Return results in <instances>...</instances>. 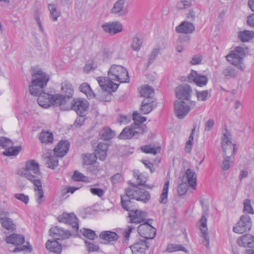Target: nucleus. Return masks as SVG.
<instances>
[{"label": "nucleus", "mask_w": 254, "mask_h": 254, "mask_svg": "<svg viewBox=\"0 0 254 254\" xmlns=\"http://www.w3.org/2000/svg\"><path fill=\"white\" fill-rule=\"evenodd\" d=\"M108 77L100 76L97 78L101 88L108 92L115 91L119 87V84L115 82L128 83L129 77L127 68L124 66L112 64L107 72Z\"/></svg>", "instance_id": "nucleus-1"}, {"label": "nucleus", "mask_w": 254, "mask_h": 254, "mask_svg": "<svg viewBox=\"0 0 254 254\" xmlns=\"http://www.w3.org/2000/svg\"><path fill=\"white\" fill-rule=\"evenodd\" d=\"M31 76V82L28 90L31 95L37 96L47 86L50 80L49 75L41 68L35 67L32 69Z\"/></svg>", "instance_id": "nucleus-2"}, {"label": "nucleus", "mask_w": 254, "mask_h": 254, "mask_svg": "<svg viewBox=\"0 0 254 254\" xmlns=\"http://www.w3.org/2000/svg\"><path fill=\"white\" fill-rule=\"evenodd\" d=\"M126 195L121 197V203L123 207L127 211H130L131 202L128 199L146 202L150 199V194L145 190H140L138 187H132L128 189Z\"/></svg>", "instance_id": "nucleus-3"}, {"label": "nucleus", "mask_w": 254, "mask_h": 254, "mask_svg": "<svg viewBox=\"0 0 254 254\" xmlns=\"http://www.w3.org/2000/svg\"><path fill=\"white\" fill-rule=\"evenodd\" d=\"M38 95V103L41 107L44 108L51 106L59 107L62 110H66V99L61 94L53 95L42 91Z\"/></svg>", "instance_id": "nucleus-4"}, {"label": "nucleus", "mask_w": 254, "mask_h": 254, "mask_svg": "<svg viewBox=\"0 0 254 254\" xmlns=\"http://www.w3.org/2000/svg\"><path fill=\"white\" fill-rule=\"evenodd\" d=\"M69 143L67 141H60L54 149V154L47 152L43 154V157L46 159V163L49 168L54 169L58 165L57 157H62L67 152Z\"/></svg>", "instance_id": "nucleus-5"}, {"label": "nucleus", "mask_w": 254, "mask_h": 254, "mask_svg": "<svg viewBox=\"0 0 254 254\" xmlns=\"http://www.w3.org/2000/svg\"><path fill=\"white\" fill-rule=\"evenodd\" d=\"M17 174L24 177L31 183L40 181L37 175L40 174L39 163L34 160H30L26 162L25 166L19 169Z\"/></svg>", "instance_id": "nucleus-6"}, {"label": "nucleus", "mask_w": 254, "mask_h": 254, "mask_svg": "<svg viewBox=\"0 0 254 254\" xmlns=\"http://www.w3.org/2000/svg\"><path fill=\"white\" fill-rule=\"evenodd\" d=\"M195 101L176 100L174 103V114L179 119H183L194 108Z\"/></svg>", "instance_id": "nucleus-7"}, {"label": "nucleus", "mask_w": 254, "mask_h": 254, "mask_svg": "<svg viewBox=\"0 0 254 254\" xmlns=\"http://www.w3.org/2000/svg\"><path fill=\"white\" fill-rule=\"evenodd\" d=\"M245 56L244 50L242 47H237L233 51L226 56V58L228 62L236 66L242 70H244L245 66L242 60Z\"/></svg>", "instance_id": "nucleus-8"}, {"label": "nucleus", "mask_w": 254, "mask_h": 254, "mask_svg": "<svg viewBox=\"0 0 254 254\" xmlns=\"http://www.w3.org/2000/svg\"><path fill=\"white\" fill-rule=\"evenodd\" d=\"M221 145L225 156H234L236 148L235 145L231 142V135L230 133L227 130L223 134Z\"/></svg>", "instance_id": "nucleus-9"}, {"label": "nucleus", "mask_w": 254, "mask_h": 254, "mask_svg": "<svg viewBox=\"0 0 254 254\" xmlns=\"http://www.w3.org/2000/svg\"><path fill=\"white\" fill-rule=\"evenodd\" d=\"M237 244L243 248H250L244 252V254H254V236L247 234L240 237L237 240Z\"/></svg>", "instance_id": "nucleus-10"}, {"label": "nucleus", "mask_w": 254, "mask_h": 254, "mask_svg": "<svg viewBox=\"0 0 254 254\" xmlns=\"http://www.w3.org/2000/svg\"><path fill=\"white\" fill-rule=\"evenodd\" d=\"M176 97L180 101H192L190 100L192 91L191 87L187 84H181L176 88Z\"/></svg>", "instance_id": "nucleus-11"}, {"label": "nucleus", "mask_w": 254, "mask_h": 254, "mask_svg": "<svg viewBox=\"0 0 254 254\" xmlns=\"http://www.w3.org/2000/svg\"><path fill=\"white\" fill-rule=\"evenodd\" d=\"M252 223L250 217L248 215H242L240 220L233 227V230L236 233L242 234L249 231L252 227Z\"/></svg>", "instance_id": "nucleus-12"}, {"label": "nucleus", "mask_w": 254, "mask_h": 254, "mask_svg": "<svg viewBox=\"0 0 254 254\" xmlns=\"http://www.w3.org/2000/svg\"><path fill=\"white\" fill-rule=\"evenodd\" d=\"M0 145L5 149L3 152L5 156H15L18 154L21 150L19 146L13 147V144L11 140L5 137L0 138Z\"/></svg>", "instance_id": "nucleus-13"}, {"label": "nucleus", "mask_w": 254, "mask_h": 254, "mask_svg": "<svg viewBox=\"0 0 254 254\" xmlns=\"http://www.w3.org/2000/svg\"><path fill=\"white\" fill-rule=\"evenodd\" d=\"M137 231L141 237L146 239H153L156 233L155 228L148 222L139 225Z\"/></svg>", "instance_id": "nucleus-14"}, {"label": "nucleus", "mask_w": 254, "mask_h": 254, "mask_svg": "<svg viewBox=\"0 0 254 254\" xmlns=\"http://www.w3.org/2000/svg\"><path fill=\"white\" fill-rule=\"evenodd\" d=\"M104 31L111 35H115L123 31V24L118 21L106 22L102 25Z\"/></svg>", "instance_id": "nucleus-15"}, {"label": "nucleus", "mask_w": 254, "mask_h": 254, "mask_svg": "<svg viewBox=\"0 0 254 254\" xmlns=\"http://www.w3.org/2000/svg\"><path fill=\"white\" fill-rule=\"evenodd\" d=\"M89 108L88 102L84 99H76L74 100V103L72 107L70 109H73L76 111L77 115L81 116H85L87 113Z\"/></svg>", "instance_id": "nucleus-16"}, {"label": "nucleus", "mask_w": 254, "mask_h": 254, "mask_svg": "<svg viewBox=\"0 0 254 254\" xmlns=\"http://www.w3.org/2000/svg\"><path fill=\"white\" fill-rule=\"evenodd\" d=\"M61 90L64 98L66 99V106L67 107L66 110L71 108V104L68 103V100L73 94L74 90L72 84L67 81H64L61 83Z\"/></svg>", "instance_id": "nucleus-17"}, {"label": "nucleus", "mask_w": 254, "mask_h": 254, "mask_svg": "<svg viewBox=\"0 0 254 254\" xmlns=\"http://www.w3.org/2000/svg\"><path fill=\"white\" fill-rule=\"evenodd\" d=\"M60 222L67 223L72 226L75 231L78 229V221L76 216L73 213H63L58 217Z\"/></svg>", "instance_id": "nucleus-18"}, {"label": "nucleus", "mask_w": 254, "mask_h": 254, "mask_svg": "<svg viewBox=\"0 0 254 254\" xmlns=\"http://www.w3.org/2000/svg\"><path fill=\"white\" fill-rule=\"evenodd\" d=\"M126 0H117L115 1L110 9V13L118 16H125L128 13V11L125 8Z\"/></svg>", "instance_id": "nucleus-19"}, {"label": "nucleus", "mask_w": 254, "mask_h": 254, "mask_svg": "<svg viewBox=\"0 0 254 254\" xmlns=\"http://www.w3.org/2000/svg\"><path fill=\"white\" fill-rule=\"evenodd\" d=\"M34 185V198L36 203L41 205L45 202L44 193L41 180L32 183Z\"/></svg>", "instance_id": "nucleus-20"}, {"label": "nucleus", "mask_w": 254, "mask_h": 254, "mask_svg": "<svg viewBox=\"0 0 254 254\" xmlns=\"http://www.w3.org/2000/svg\"><path fill=\"white\" fill-rule=\"evenodd\" d=\"M50 235L55 239L63 240L69 238L71 236V233L68 231H66L62 228L55 226L50 229Z\"/></svg>", "instance_id": "nucleus-21"}, {"label": "nucleus", "mask_w": 254, "mask_h": 254, "mask_svg": "<svg viewBox=\"0 0 254 254\" xmlns=\"http://www.w3.org/2000/svg\"><path fill=\"white\" fill-rule=\"evenodd\" d=\"M97 158L95 154L88 153L83 155V164L86 165H92L91 166L92 168L91 171L94 174H95L101 169L99 165L96 163Z\"/></svg>", "instance_id": "nucleus-22"}, {"label": "nucleus", "mask_w": 254, "mask_h": 254, "mask_svg": "<svg viewBox=\"0 0 254 254\" xmlns=\"http://www.w3.org/2000/svg\"><path fill=\"white\" fill-rule=\"evenodd\" d=\"M0 219L2 226L5 229L10 231H14L15 229V225L13 221L8 217L7 211L3 210H0Z\"/></svg>", "instance_id": "nucleus-23"}, {"label": "nucleus", "mask_w": 254, "mask_h": 254, "mask_svg": "<svg viewBox=\"0 0 254 254\" xmlns=\"http://www.w3.org/2000/svg\"><path fill=\"white\" fill-rule=\"evenodd\" d=\"M128 216L131 223L138 224L144 220L147 216V213L140 210H132L129 211Z\"/></svg>", "instance_id": "nucleus-24"}, {"label": "nucleus", "mask_w": 254, "mask_h": 254, "mask_svg": "<svg viewBox=\"0 0 254 254\" xmlns=\"http://www.w3.org/2000/svg\"><path fill=\"white\" fill-rule=\"evenodd\" d=\"M188 77L190 81H193L200 87L206 85L208 82V78L206 76L199 74L194 70L191 71Z\"/></svg>", "instance_id": "nucleus-25"}, {"label": "nucleus", "mask_w": 254, "mask_h": 254, "mask_svg": "<svg viewBox=\"0 0 254 254\" xmlns=\"http://www.w3.org/2000/svg\"><path fill=\"white\" fill-rule=\"evenodd\" d=\"M148 246L144 240H138L130 247L132 254H146Z\"/></svg>", "instance_id": "nucleus-26"}, {"label": "nucleus", "mask_w": 254, "mask_h": 254, "mask_svg": "<svg viewBox=\"0 0 254 254\" xmlns=\"http://www.w3.org/2000/svg\"><path fill=\"white\" fill-rule=\"evenodd\" d=\"M119 48L118 44H114L110 49H104L100 55L101 60L103 61H107L112 59L117 54Z\"/></svg>", "instance_id": "nucleus-27"}, {"label": "nucleus", "mask_w": 254, "mask_h": 254, "mask_svg": "<svg viewBox=\"0 0 254 254\" xmlns=\"http://www.w3.org/2000/svg\"><path fill=\"white\" fill-rule=\"evenodd\" d=\"M200 230L201 232L202 237L204 240L202 241V243L206 248H208L209 244V238L207 233V218L203 215L200 219Z\"/></svg>", "instance_id": "nucleus-28"}, {"label": "nucleus", "mask_w": 254, "mask_h": 254, "mask_svg": "<svg viewBox=\"0 0 254 254\" xmlns=\"http://www.w3.org/2000/svg\"><path fill=\"white\" fill-rule=\"evenodd\" d=\"M143 39L141 35L136 34L134 35L129 45L130 48L132 51L138 52H139L143 45Z\"/></svg>", "instance_id": "nucleus-29"}, {"label": "nucleus", "mask_w": 254, "mask_h": 254, "mask_svg": "<svg viewBox=\"0 0 254 254\" xmlns=\"http://www.w3.org/2000/svg\"><path fill=\"white\" fill-rule=\"evenodd\" d=\"M108 146L107 144L100 142L97 145L94 151V154L97 158L103 161L106 159Z\"/></svg>", "instance_id": "nucleus-30"}, {"label": "nucleus", "mask_w": 254, "mask_h": 254, "mask_svg": "<svg viewBox=\"0 0 254 254\" xmlns=\"http://www.w3.org/2000/svg\"><path fill=\"white\" fill-rule=\"evenodd\" d=\"M195 29L194 26L190 22L185 21L176 28V31L178 33H191Z\"/></svg>", "instance_id": "nucleus-31"}, {"label": "nucleus", "mask_w": 254, "mask_h": 254, "mask_svg": "<svg viewBox=\"0 0 254 254\" xmlns=\"http://www.w3.org/2000/svg\"><path fill=\"white\" fill-rule=\"evenodd\" d=\"M46 248L49 251L58 254H60L62 250V245L55 240H48L46 244Z\"/></svg>", "instance_id": "nucleus-32"}, {"label": "nucleus", "mask_w": 254, "mask_h": 254, "mask_svg": "<svg viewBox=\"0 0 254 254\" xmlns=\"http://www.w3.org/2000/svg\"><path fill=\"white\" fill-rule=\"evenodd\" d=\"M48 9L51 20L55 22L58 21V18L61 15V12L58 8L57 5L55 3H49L48 5Z\"/></svg>", "instance_id": "nucleus-33"}, {"label": "nucleus", "mask_w": 254, "mask_h": 254, "mask_svg": "<svg viewBox=\"0 0 254 254\" xmlns=\"http://www.w3.org/2000/svg\"><path fill=\"white\" fill-rule=\"evenodd\" d=\"M5 241L8 244H11L14 245H20L24 243V238L22 235L13 234L10 236L6 237Z\"/></svg>", "instance_id": "nucleus-34"}, {"label": "nucleus", "mask_w": 254, "mask_h": 254, "mask_svg": "<svg viewBox=\"0 0 254 254\" xmlns=\"http://www.w3.org/2000/svg\"><path fill=\"white\" fill-rule=\"evenodd\" d=\"M101 239L105 241V243H110L118 240L119 236L114 232L107 231L101 233L99 235Z\"/></svg>", "instance_id": "nucleus-35"}, {"label": "nucleus", "mask_w": 254, "mask_h": 254, "mask_svg": "<svg viewBox=\"0 0 254 254\" xmlns=\"http://www.w3.org/2000/svg\"><path fill=\"white\" fill-rule=\"evenodd\" d=\"M100 64V60L98 58L89 60L84 66V71L86 72H89L96 69Z\"/></svg>", "instance_id": "nucleus-36"}, {"label": "nucleus", "mask_w": 254, "mask_h": 254, "mask_svg": "<svg viewBox=\"0 0 254 254\" xmlns=\"http://www.w3.org/2000/svg\"><path fill=\"white\" fill-rule=\"evenodd\" d=\"M133 176L137 179L139 184L137 186H134V187H138L140 190H145L141 188V187L145 185L148 178L147 175L145 173H141L139 171L135 170L133 172Z\"/></svg>", "instance_id": "nucleus-37"}, {"label": "nucleus", "mask_w": 254, "mask_h": 254, "mask_svg": "<svg viewBox=\"0 0 254 254\" xmlns=\"http://www.w3.org/2000/svg\"><path fill=\"white\" fill-rule=\"evenodd\" d=\"M186 181L190 186L194 188L196 185V176L195 172L190 169H188L186 173Z\"/></svg>", "instance_id": "nucleus-38"}, {"label": "nucleus", "mask_w": 254, "mask_h": 254, "mask_svg": "<svg viewBox=\"0 0 254 254\" xmlns=\"http://www.w3.org/2000/svg\"><path fill=\"white\" fill-rule=\"evenodd\" d=\"M139 93L141 96L145 98H151L154 95V91L153 88L147 85L140 87Z\"/></svg>", "instance_id": "nucleus-39"}, {"label": "nucleus", "mask_w": 254, "mask_h": 254, "mask_svg": "<svg viewBox=\"0 0 254 254\" xmlns=\"http://www.w3.org/2000/svg\"><path fill=\"white\" fill-rule=\"evenodd\" d=\"M238 37L243 42H248L254 37V32L250 30H244L238 33Z\"/></svg>", "instance_id": "nucleus-40"}, {"label": "nucleus", "mask_w": 254, "mask_h": 254, "mask_svg": "<svg viewBox=\"0 0 254 254\" xmlns=\"http://www.w3.org/2000/svg\"><path fill=\"white\" fill-rule=\"evenodd\" d=\"M101 138L104 140H109L115 136V133L110 128L104 127L99 132Z\"/></svg>", "instance_id": "nucleus-41"}, {"label": "nucleus", "mask_w": 254, "mask_h": 254, "mask_svg": "<svg viewBox=\"0 0 254 254\" xmlns=\"http://www.w3.org/2000/svg\"><path fill=\"white\" fill-rule=\"evenodd\" d=\"M54 136L51 132L43 131L39 135V139L42 143H48L53 142Z\"/></svg>", "instance_id": "nucleus-42"}, {"label": "nucleus", "mask_w": 254, "mask_h": 254, "mask_svg": "<svg viewBox=\"0 0 254 254\" xmlns=\"http://www.w3.org/2000/svg\"><path fill=\"white\" fill-rule=\"evenodd\" d=\"M135 135L133 128L129 127H125L119 134V138L120 139H129Z\"/></svg>", "instance_id": "nucleus-43"}, {"label": "nucleus", "mask_w": 254, "mask_h": 254, "mask_svg": "<svg viewBox=\"0 0 254 254\" xmlns=\"http://www.w3.org/2000/svg\"><path fill=\"white\" fill-rule=\"evenodd\" d=\"M81 92L84 93L88 98H93L95 94L90 85L87 83H83L80 86Z\"/></svg>", "instance_id": "nucleus-44"}, {"label": "nucleus", "mask_w": 254, "mask_h": 254, "mask_svg": "<svg viewBox=\"0 0 254 254\" xmlns=\"http://www.w3.org/2000/svg\"><path fill=\"white\" fill-rule=\"evenodd\" d=\"M169 185V181L167 180L163 185L162 193L160 196V203L166 204L168 202V193Z\"/></svg>", "instance_id": "nucleus-45"}, {"label": "nucleus", "mask_w": 254, "mask_h": 254, "mask_svg": "<svg viewBox=\"0 0 254 254\" xmlns=\"http://www.w3.org/2000/svg\"><path fill=\"white\" fill-rule=\"evenodd\" d=\"M195 94L198 101H206L211 96V93L209 90H196Z\"/></svg>", "instance_id": "nucleus-46"}, {"label": "nucleus", "mask_w": 254, "mask_h": 254, "mask_svg": "<svg viewBox=\"0 0 254 254\" xmlns=\"http://www.w3.org/2000/svg\"><path fill=\"white\" fill-rule=\"evenodd\" d=\"M97 184L90 186L89 191L93 195L101 198L104 195L105 191L102 189L97 188Z\"/></svg>", "instance_id": "nucleus-47"}, {"label": "nucleus", "mask_w": 254, "mask_h": 254, "mask_svg": "<svg viewBox=\"0 0 254 254\" xmlns=\"http://www.w3.org/2000/svg\"><path fill=\"white\" fill-rule=\"evenodd\" d=\"M79 232L84 237L91 240H93L97 237L95 232L89 229L83 228L79 231Z\"/></svg>", "instance_id": "nucleus-48"}, {"label": "nucleus", "mask_w": 254, "mask_h": 254, "mask_svg": "<svg viewBox=\"0 0 254 254\" xmlns=\"http://www.w3.org/2000/svg\"><path fill=\"white\" fill-rule=\"evenodd\" d=\"M72 178L75 181L84 182L87 183H90V181L87 177L77 171L74 172Z\"/></svg>", "instance_id": "nucleus-49"}, {"label": "nucleus", "mask_w": 254, "mask_h": 254, "mask_svg": "<svg viewBox=\"0 0 254 254\" xmlns=\"http://www.w3.org/2000/svg\"><path fill=\"white\" fill-rule=\"evenodd\" d=\"M153 109V103L148 102L147 100H144L142 102L141 110L142 112L146 114L149 113Z\"/></svg>", "instance_id": "nucleus-50"}, {"label": "nucleus", "mask_w": 254, "mask_h": 254, "mask_svg": "<svg viewBox=\"0 0 254 254\" xmlns=\"http://www.w3.org/2000/svg\"><path fill=\"white\" fill-rule=\"evenodd\" d=\"M222 72L223 75L227 78L235 77L237 74L235 69L231 66L224 69Z\"/></svg>", "instance_id": "nucleus-51"}, {"label": "nucleus", "mask_w": 254, "mask_h": 254, "mask_svg": "<svg viewBox=\"0 0 254 254\" xmlns=\"http://www.w3.org/2000/svg\"><path fill=\"white\" fill-rule=\"evenodd\" d=\"M234 160V156L224 155V159L222 163V169L224 170H227L230 167L231 163H232Z\"/></svg>", "instance_id": "nucleus-52"}, {"label": "nucleus", "mask_w": 254, "mask_h": 254, "mask_svg": "<svg viewBox=\"0 0 254 254\" xmlns=\"http://www.w3.org/2000/svg\"><path fill=\"white\" fill-rule=\"evenodd\" d=\"M167 250L170 252L182 251L188 253V251L182 245L171 244L168 245Z\"/></svg>", "instance_id": "nucleus-53"}, {"label": "nucleus", "mask_w": 254, "mask_h": 254, "mask_svg": "<svg viewBox=\"0 0 254 254\" xmlns=\"http://www.w3.org/2000/svg\"><path fill=\"white\" fill-rule=\"evenodd\" d=\"M141 150L143 152L155 155L157 153L158 149L157 147H154L152 145H149L142 146Z\"/></svg>", "instance_id": "nucleus-54"}, {"label": "nucleus", "mask_w": 254, "mask_h": 254, "mask_svg": "<svg viewBox=\"0 0 254 254\" xmlns=\"http://www.w3.org/2000/svg\"><path fill=\"white\" fill-rule=\"evenodd\" d=\"M243 211L247 213L254 214V210L251 205V200L249 199H246L244 201Z\"/></svg>", "instance_id": "nucleus-55"}, {"label": "nucleus", "mask_w": 254, "mask_h": 254, "mask_svg": "<svg viewBox=\"0 0 254 254\" xmlns=\"http://www.w3.org/2000/svg\"><path fill=\"white\" fill-rule=\"evenodd\" d=\"M132 116L134 124L136 126H138L139 125L142 124L146 120L145 117H142L137 112H134L132 115Z\"/></svg>", "instance_id": "nucleus-56"}, {"label": "nucleus", "mask_w": 254, "mask_h": 254, "mask_svg": "<svg viewBox=\"0 0 254 254\" xmlns=\"http://www.w3.org/2000/svg\"><path fill=\"white\" fill-rule=\"evenodd\" d=\"M41 12L39 10H36L34 12V17L35 21H36L39 28V30L43 32L44 31V27L42 25L41 20L40 19Z\"/></svg>", "instance_id": "nucleus-57"}, {"label": "nucleus", "mask_w": 254, "mask_h": 254, "mask_svg": "<svg viewBox=\"0 0 254 254\" xmlns=\"http://www.w3.org/2000/svg\"><path fill=\"white\" fill-rule=\"evenodd\" d=\"M86 249L90 252H97L99 250V247L96 243L90 242L86 241L85 242Z\"/></svg>", "instance_id": "nucleus-58"}, {"label": "nucleus", "mask_w": 254, "mask_h": 254, "mask_svg": "<svg viewBox=\"0 0 254 254\" xmlns=\"http://www.w3.org/2000/svg\"><path fill=\"white\" fill-rule=\"evenodd\" d=\"M188 184L187 182H183L178 187V192L179 195H185L188 190Z\"/></svg>", "instance_id": "nucleus-59"}, {"label": "nucleus", "mask_w": 254, "mask_h": 254, "mask_svg": "<svg viewBox=\"0 0 254 254\" xmlns=\"http://www.w3.org/2000/svg\"><path fill=\"white\" fill-rule=\"evenodd\" d=\"M14 197L25 204H28L29 201L28 195L24 193H16L14 194Z\"/></svg>", "instance_id": "nucleus-60"}, {"label": "nucleus", "mask_w": 254, "mask_h": 254, "mask_svg": "<svg viewBox=\"0 0 254 254\" xmlns=\"http://www.w3.org/2000/svg\"><path fill=\"white\" fill-rule=\"evenodd\" d=\"M131 116L130 115H120L119 116L118 121L121 125H126L128 124L131 120Z\"/></svg>", "instance_id": "nucleus-61"}, {"label": "nucleus", "mask_w": 254, "mask_h": 254, "mask_svg": "<svg viewBox=\"0 0 254 254\" xmlns=\"http://www.w3.org/2000/svg\"><path fill=\"white\" fill-rule=\"evenodd\" d=\"M191 1L190 0H181L177 3V6L179 9H184L189 7Z\"/></svg>", "instance_id": "nucleus-62"}, {"label": "nucleus", "mask_w": 254, "mask_h": 254, "mask_svg": "<svg viewBox=\"0 0 254 254\" xmlns=\"http://www.w3.org/2000/svg\"><path fill=\"white\" fill-rule=\"evenodd\" d=\"M158 54L159 48L158 47L154 48L149 56L148 62L150 64L152 63L157 59Z\"/></svg>", "instance_id": "nucleus-63"}, {"label": "nucleus", "mask_w": 254, "mask_h": 254, "mask_svg": "<svg viewBox=\"0 0 254 254\" xmlns=\"http://www.w3.org/2000/svg\"><path fill=\"white\" fill-rule=\"evenodd\" d=\"M123 180L122 175L117 173L112 176L111 178V181L113 185H116L118 184L119 183L122 182Z\"/></svg>", "instance_id": "nucleus-64"}]
</instances>
